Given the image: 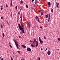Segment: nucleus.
Segmentation results:
<instances>
[{
  "label": "nucleus",
  "instance_id": "obj_41",
  "mask_svg": "<svg viewBox=\"0 0 60 60\" xmlns=\"http://www.w3.org/2000/svg\"><path fill=\"white\" fill-rule=\"evenodd\" d=\"M44 39H46V37L44 36Z\"/></svg>",
  "mask_w": 60,
  "mask_h": 60
},
{
  "label": "nucleus",
  "instance_id": "obj_3",
  "mask_svg": "<svg viewBox=\"0 0 60 60\" xmlns=\"http://www.w3.org/2000/svg\"><path fill=\"white\" fill-rule=\"evenodd\" d=\"M25 28H22V29H21L20 30V29H19L20 30L22 31H21L20 32L21 34H23V33H25L24 32V30H25Z\"/></svg>",
  "mask_w": 60,
  "mask_h": 60
},
{
  "label": "nucleus",
  "instance_id": "obj_61",
  "mask_svg": "<svg viewBox=\"0 0 60 60\" xmlns=\"http://www.w3.org/2000/svg\"><path fill=\"white\" fill-rule=\"evenodd\" d=\"M22 60H24V59H22Z\"/></svg>",
  "mask_w": 60,
  "mask_h": 60
},
{
  "label": "nucleus",
  "instance_id": "obj_39",
  "mask_svg": "<svg viewBox=\"0 0 60 60\" xmlns=\"http://www.w3.org/2000/svg\"><path fill=\"white\" fill-rule=\"evenodd\" d=\"M38 44H36V47H37L38 46Z\"/></svg>",
  "mask_w": 60,
  "mask_h": 60
},
{
  "label": "nucleus",
  "instance_id": "obj_51",
  "mask_svg": "<svg viewBox=\"0 0 60 60\" xmlns=\"http://www.w3.org/2000/svg\"><path fill=\"white\" fill-rule=\"evenodd\" d=\"M48 49V48H47L45 50H47Z\"/></svg>",
  "mask_w": 60,
  "mask_h": 60
},
{
  "label": "nucleus",
  "instance_id": "obj_23",
  "mask_svg": "<svg viewBox=\"0 0 60 60\" xmlns=\"http://www.w3.org/2000/svg\"><path fill=\"white\" fill-rule=\"evenodd\" d=\"M56 7L57 8H58V4H57L56 5Z\"/></svg>",
  "mask_w": 60,
  "mask_h": 60
},
{
  "label": "nucleus",
  "instance_id": "obj_48",
  "mask_svg": "<svg viewBox=\"0 0 60 60\" xmlns=\"http://www.w3.org/2000/svg\"><path fill=\"white\" fill-rule=\"evenodd\" d=\"M35 2H37V0H36Z\"/></svg>",
  "mask_w": 60,
  "mask_h": 60
},
{
  "label": "nucleus",
  "instance_id": "obj_10",
  "mask_svg": "<svg viewBox=\"0 0 60 60\" xmlns=\"http://www.w3.org/2000/svg\"><path fill=\"white\" fill-rule=\"evenodd\" d=\"M42 9L40 8V10H38V11H39V12H40L41 11H42Z\"/></svg>",
  "mask_w": 60,
  "mask_h": 60
},
{
  "label": "nucleus",
  "instance_id": "obj_47",
  "mask_svg": "<svg viewBox=\"0 0 60 60\" xmlns=\"http://www.w3.org/2000/svg\"><path fill=\"white\" fill-rule=\"evenodd\" d=\"M40 28H41H41H42V26H41Z\"/></svg>",
  "mask_w": 60,
  "mask_h": 60
},
{
  "label": "nucleus",
  "instance_id": "obj_19",
  "mask_svg": "<svg viewBox=\"0 0 60 60\" xmlns=\"http://www.w3.org/2000/svg\"><path fill=\"white\" fill-rule=\"evenodd\" d=\"M38 22H39V23H40V20H39V19H38Z\"/></svg>",
  "mask_w": 60,
  "mask_h": 60
},
{
  "label": "nucleus",
  "instance_id": "obj_18",
  "mask_svg": "<svg viewBox=\"0 0 60 60\" xmlns=\"http://www.w3.org/2000/svg\"><path fill=\"white\" fill-rule=\"evenodd\" d=\"M3 5H1V10H2L3 9Z\"/></svg>",
  "mask_w": 60,
  "mask_h": 60
},
{
  "label": "nucleus",
  "instance_id": "obj_15",
  "mask_svg": "<svg viewBox=\"0 0 60 60\" xmlns=\"http://www.w3.org/2000/svg\"><path fill=\"white\" fill-rule=\"evenodd\" d=\"M6 22H7L8 25H10V22L8 21H7Z\"/></svg>",
  "mask_w": 60,
  "mask_h": 60
},
{
  "label": "nucleus",
  "instance_id": "obj_6",
  "mask_svg": "<svg viewBox=\"0 0 60 60\" xmlns=\"http://www.w3.org/2000/svg\"><path fill=\"white\" fill-rule=\"evenodd\" d=\"M14 41L15 43V45H17L18 44V42L16 40H14Z\"/></svg>",
  "mask_w": 60,
  "mask_h": 60
},
{
  "label": "nucleus",
  "instance_id": "obj_7",
  "mask_svg": "<svg viewBox=\"0 0 60 60\" xmlns=\"http://www.w3.org/2000/svg\"><path fill=\"white\" fill-rule=\"evenodd\" d=\"M48 4L49 5V7H50V5H51V3L49 2H48Z\"/></svg>",
  "mask_w": 60,
  "mask_h": 60
},
{
  "label": "nucleus",
  "instance_id": "obj_63",
  "mask_svg": "<svg viewBox=\"0 0 60 60\" xmlns=\"http://www.w3.org/2000/svg\"><path fill=\"white\" fill-rule=\"evenodd\" d=\"M21 60H22V59H21Z\"/></svg>",
  "mask_w": 60,
  "mask_h": 60
},
{
  "label": "nucleus",
  "instance_id": "obj_60",
  "mask_svg": "<svg viewBox=\"0 0 60 60\" xmlns=\"http://www.w3.org/2000/svg\"><path fill=\"white\" fill-rule=\"evenodd\" d=\"M44 1H46V0H44Z\"/></svg>",
  "mask_w": 60,
  "mask_h": 60
},
{
  "label": "nucleus",
  "instance_id": "obj_44",
  "mask_svg": "<svg viewBox=\"0 0 60 60\" xmlns=\"http://www.w3.org/2000/svg\"><path fill=\"white\" fill-rule=\"evenodd\" d=\"M38 59L39 60H40V57H38Z\"/></svg>",
  "mask_w": 60,
  "mask_h": 60
},
{
  "label": "nucleus",
  "instance_id": "obj_27",
  "mask_svg": "<svg viewBox=\"0 0 60 60\" xmlns=\"http://www.w3.org/2000/svg\"><path fill=\"white\" fill-rule=\"evenodd\" d=\"M29 28H30V24H29L28 25Z\"/></svg>",
  "mask_w": 60,
  "mask_h": 60
},
{
  "label": "nucleus",
  "instance_id": "obj_30",
  "mask_svg": "<svg viewBox=\"0 0 60 60\" xmlns=\"http://www.w3.org/2000/svg\"><path fill=\"white\" fill-rule=\"evenodd\" d=\"M11 60H13V58H12V57H11Z\"/></svg>",
  "mask_w": 60,
  "mask_h": 60
},
{
  "label": "nucleus",
  "instance_id": "obj_13",
  "mask_svg": "<svg viewBox=\"0 0 60 60\" xmlns=\"http://www.w3.org/2000/svg\"><path fill=\"white\" fill-rule=\"evenodd\" d=\"M38 17L36 15V17H34V19H35L36 20H37V19H38Z\"/></svg>",
  "mask_w": 60,
  "mask_h": 60
},
{
  "label": "nucleus",
  "instance_id": "obj_37",
  "mask_svg": "<svg viewBox=\"0 0 60 60\" xmlns=\"http://www.w3.org/2000/svg\"><path fill=\"white\" fill-rule=\"evenodd\" d=\"M58 40L59 41H60V38H58Z\"/></svg>",
  "mask_w": 60,
  "mask_h": 60
},
{
  "label": "nucleus",
  "instance_id": "obj_2",
  "mask_svg": "<svg viewBox=\"0 0 60 60\" xmlns=\"http://www.w3.org/2000/svg\"><path fill=\"white\" fill-rule=\"evenodd\" d=\"M48 16L49 15H48V14H47L46 15H45L46 18H49L48 19V22H49V20H50V14H49V17Z\"/></svg>",
  "mask_w": 60,
  "mask_h": 60
},
{
  "label": "nucleus",
  "instance_id": "obj_49",
  "mask_svg": "<svg viewBox=\"0 0 60 60\" xmlns=\"http://www.w3.org/2000/svg\"><path fill=\"white\" fill-rule=\"evenodd\" d=\"M34 46H35V44H34V45H33Z\"/></svg>",
  "mask_w": 60,
  "mask_h": 60
},
{
  "label": "nucleus",
  "instance_id": "obj_53",
  "mask_svg": "<svg viewBox=\"0 0 60 60\" xmlns=\"http://www.w3.org/2000/svg\"><path fill=\"white\" fill-rule=\"evenodd\" d=\"M43 50V49L42 48H41V50Z\"/></svg>",
  "mask_w": 60,
  "mask_h": 60
},
{
  "label": "nucleus",
  "instance_id": "obj_57",
  "mask_svg": "<svg viewBox=\"0 0 60 60\" xmlns=\"http://www.w3.org/2000/svg\"><path fill=\"white\" fill-rule=\"evenodd\" d=\"M7 53H8V51H7Z\"/></svg>",
  "mask_w": 60,
  "mask_h": 60
},
{
  "label": "nucleus",
  "instance_id": "obj_4",
  "mask_svg": "<svg viewBox=\"0 0 60 60\" xmlns=\"http://www.w3.org/2000/svg\"><path fill=\"white\" fill-rule=\"evenodd\" d=\"M51 51H50L48 50L47 52L48 55V56L50 55V54H51Z\"/></svg>",
  "mask_w": 60,
  "mask_h": 60
},
{
  "label": "nucleus",
  "instance_id": "obj_21",
  "mask_svg": "<svg viewBox=\"0 0 60 60\" xmlns=\"http://www.w3.org/2000/svg\"><path fill=\"white\" fill-rule=\"evenodd\" d=\"M31 46L32 47H35V46L34 45V46H33V45L32 44L31 45Z\"/></svg>",
  "mask_w": 60,
  "mask_h": 60
},
{
  "label": "nucleus",
  "instance_id": "obj_31",
  "mask_svg": "<svg viewBox=\"0 0 60 60\" xmlns=\"http://www.w3.org/2000/svg\"><path fill=\"white\" fill-rule=\"evenodd\" d=\"M26 7L27 8H28V5H26Z\"/></svg>",
  "mask_w": 60,
  "mask_h": 60
},
{
  "label": "nucleus",
  "instance_id": "obj_22",
  "mask_svg": "<svg viewBox=\"0 0 60 60\" xmlns=\"http://www.w3.org/2000/svg\"><path fill=\"white\" fill-rule=\"evenodd\" d=\"M0 60H4L3 59V58H1V57H0Z\"/></svg>",
  "mask_w": 60,
  "mask_h": 60
},
{
  "label": "nucleus",
  "instance_id": "obj_55",
  "mask_svg": "<svg viewBox=\"0 0 60 60\" xmlns=\"http://www.w3.org/2000/svg\"><path fill=\"white\" fill-rule=\"evenodd\" d=\"M37 2H35V4H37Z\"/></svg>",
  "mask_w": 60,
  "mask_h": 60
},
{
  "label": "nucleus",
  "instance_id": "obj_11",
  "mask_svg": "<svg viewBox=\"0 0 60 60\" xmlns=\"http://www.w3.org/2000/svg\"><path fill=\"white\" fill-rule=\"evenodd\" d=\"M22 48H23L24 49H25L26 48V46L25 45H22Z\"/></svg>",
  "mask_w": 60,
  "mask_h": 60
},
{
  "label": "nucleus",
  "instance_id": "obj_40",
  "mask_svg": "<svg viewBox=\"0 0 60 60\" xmlns=\"http://www.w3.org/2000/svg\"><path fill=\"white\" fill-rule=\"evenodd\" d=\"M43 13L42 12H41V15H43Z\"/></svg>",
  "mask_w": 60,
  "mask_h": 60
},
{
  "label": "nucleus",
  "instance_id": "obj_58",
  "mask_svg": "<svg viewBox=\"0 0 60 60\" xmlns=\"http://www.w3.org/2000/svg\"><path fill=\"white\" fill-rule=\"evenodd\" d=\"M46 50H45V51H46Z\"/></svg>",
  "mask_w": 60,
  "mask_h": 60
},
{
  "label": "nucleus",
  "instance_id": "obj_26",
  "mask_svg": "<svg viewBox=\"0 0 60 60\" xmlns=\"http://www.w3.org/2000/svg\"><path fill=\"white\" fill-rule=\"evenodd\" d=\"M2 34L3 37H4V33H3Z\"/></svg>",
  "mask_w": 60,
  "mask_h": 60
},
{
  "label": "nucleus",
  "instance_id": "obj_52",
  "mask_svg": "<svg viewBox=\"0 0 60 60\" xmlns=\"http://www.w3.org/2000/svg\"><path fill=\"white\" fill-rule=\"evenodd\" d=\"M13 54H14V55H15V53H14V52H13Z\"/></svg>",
  "mask_w": 60,
  "mask_h": 60
},
{
  "label": "nucleus",
  "instance_id": "obj_54",
  "mask_svg": "<svg viewBox=\"0 0 60 60\" xmlns=\"http://www.w3.org/2000/svg\"><path fill=\"white\" fill-rule=\"evenodd\" d=\"M35 5V4H33V6H34Z\"/></svg>",
  "mask_w": 60,
  "mask_h": 60
},
{
  "label": "nucleus",
  "instance_id": "obj_43",
  "mask_svg": "<svg viewBox=\"0 0 60 60\" xmlns=\"http://www.w3.org/2000/svg\"><path fill=\"white\" fill-rule=\"evenodd\" d=\"M34 1V0H32V3H33Z\"/></svg>",
  "mask_w": 60,
  "mask_h": 60
},
{
  "label": "nucleus",
  "instance_id": "obj_36",
  "mask_svg": "<svg viewBox=\"0 0 60 60\" xmlns=\"http://www.w3.org/2000/svg\"><path fill=\"white\" fill-rule=\"evenodd\" d=\"M6 6L7 7H7H8V5H7V4H6Z\"/></svg>",
  "mask_w": 60,
  "mask_h": 60
},
{
  "label": "nucleus",
  "instance_id": "obj_62",
  "mask_svg": "<svg viewBox=\"0 0 60 60\" xmlns=\"http://www.w3.org/2000/svg\"><path fill=\"white\" fill-rule=\"evenodd\" d=\"M20 10H21V9H20Z\"/></svg>",
  "mask_w": 60,
  "mask_h": 60
},
{
  "label": "nucleus",
  "instance_id": "obj_46",
  "mask_svg": "<svg viewBox=\"0 0 60 60\" xmlns=\"http://www.w3.org/2000/svg\"><path fill=\"white\" fill-rule=\"evenodd\" d=\"M15 8H16V9H17V6H16Z\"/></svg>",
  "mask_w": 60,
  "mask_h": 60
},
{
  "label": "nucleus",
  "instance_id": "obj_56",
  "mask_svg": "<svg viewBox=\"0 0 60 60\" xmlns=\"http://www.w3.org/2000/svg\"><path fill=\"white\" fill-rule=\"evenodd\" d=\"M20 15H21V16H22V14H21Z\"/></svg>",
  "mask_w": 60,
  "mask_h": 60
},
{
  "label": "nucleus",
  "instance_id": "obj_1",
  "mask_svg": "<svg viewBox=\"0 0 60 60\" xmlns=\"http://www.w3.org/2000/svg\"><path fill=\"white\" fill-rule=\"evenodd\" d=\"M18 25L19 26V29L20 30L21 29L24 28V25H22V23H21V26L20 25L19 23L18 24Z\"/></svg>",
  "mask_w": 60,
  "mask_h": 60
},
{
  "label": "nucleus",
  "instance_id": "obj_42",
  "mask_svg": "<svg viewBox=\"0 0 60 60\" xmlns=\"http://www.w3.org/2000/svg\"><path fill=\"white\" fill-rule=\"evenodd\" d=\"M1 19H3V17H1Z\"/></svg>",
  "mask_w": 60,
  "mask_h": 60
},
{
  "label": "nucleus",
  "instance_id": "obj_8",
  "mask_svg": "<svg viewBox=\"0 0 60 60\" xmlns=\"http://www.w3.org/2000/svg\"><path fill=\"white\" fill-rule=\"evenodd\" d=\"M20 18H21L20 19V23H21L22 20V16H21V15H20Z\"/></svg>",
  "mask_w": 60,
  "mask_h": 60
},
{
  "label": "nucleus",
  "instance_id": "obj_20",
  "mask_svg": "<svg viewBox=\"0 0 60 60\" xmlns=\"http://www.w3.org/2000/svg\"><path fill=\"white\" fill-rule=\"evenodd\" d=\"M20 3H21V4H23V1H22V0H21V1Z\"/></svg>",
  "mask_w": 60,
  "mask_h": 60
},
{
  "label": "nucleus",
  "instance_id": "obj_35",
  "mask_svg": "<svg viewBox=\"0 0 60 60\" xmlns=\"http://www.w3.org/2000/svg\"><path fill=\"white\" fill-rule=\"evenodd\" d=\"M11 17H12V12H11Z\"/></svg>",
  "mask_w": 60,
  "mask_h": 60
},
{
  "label": "nucleus",
  "instance_id": "obj_12",
  "mask_svg": "<svg viewBox=\"0 0 60 60\" xmlns=\"http://www.w3.org/2000/svg\"><path fill=\"white\" fill-rule=\"evenodd\" d=\"M34 41H33L32 42L33 43H35V42H36V39H35L34 38Z\"/></svg>",
  "mask_w": 60,
  "mask_h": 60
},
{
  "label": "nucleus",
  "instance_id": "obj_32",
  "mask_svg": "<svg viewBox=\"0 0 60 60\" xmlns=\"http://www.w3.org/2000/svg\"><path fill=\"white\" fill-rule=\"evenodd\" d=\"M41 38H40V37H39V41H40V40H41Z\"/></svg>",
  "mask_w": 60,
  "mask_h": 60
},
{
  "label": "nucleus",
  "instance_id": "obj_9",
  "mask_svg": "<svg viewBox=\"0 0 60 60\" xmlns=\"http://www.w3.org/2000/svg\"><path fill=\"white\" fill-rule=\"evenodd\" d=\"M39 41L41 43V45L43 43V41H41V40H40Z\"/></svg>",
  "mask_w": 60,
  "mask_h": 60
},
{
  "label": "nucleus",
  "instance_id": "obj_29",
  "mask_svg": "<svg viewBox=\"0 0 60 60\" xmlns=\"http://www.w3.org/2000/svg\"><path fill=\"white\" fill-rule=\"evenodd\" d=\"M36 43L37 44H38V42L37 41H36Z\"/></svg>",
  "mask_w": 60,
  "mask_h": 60
},
{
  "label": "nucleus",
  "instance_id": "obj_33",
  "mask_svg": "<svg viewBox=\"0 0 60 60\" xmlns=\"http://www.w3.org/2000/svg\"><path fill=\"white\" fill-rule=\"evenodd\" d=\"M19 38H20V39H21V37L20 36H19Z\"/></svg>",
  "mask_w": 60,
  "mask_h": 60
},
{
  "label": "nucleus",
  "instance_id": "obj_5",
  "mask_svg": "<svg viewBox=\"0 0 60 60\" xmlns=\"http://www.w3.org/2000/svg\"><path fill=\"white\" fill-rule=\"evenodd\" d=\"M27 50L28 51H31V49L30 48H27Z\"/></svg>",
  "mask_w": 60,
  "mask_h": 60
},
{
  "label": "nucleus",
  "instance_id": "obj_38",
  "mask_svg": "<svg viewBox=\"0 0 60 60\" xmlns=\"http://www.w3.org/2000/svg\"><path fill=\"white\" fill-rule=\"evenodd\" d=\"M1 28H3V25H1Z\"/></svg>",
  "mask_w": 60,
  "mask_h": 60
},
{
  "label": "nucleus",
  "instance_id": "obj_64",
  "mask_svg": "<svg viewBox=\"0 0 60 60\" xmlns=\"http://www.w3.org/2000/svg\"><path fill=\"white\" fill-rule=\"evenodd\" d=\"M13 56V57H14V56Z\"/></svg>",
  "mask_w": 60,
  "mask_h": 60
},
{
  "label": "nucleus",
  "instance_id": "obj_25",
  "mask_svg": "<svg viewBox=\"0 0 60 60\" xmlns=\"http://www.w3.org/2000/svg\"><path fill=\"white\" fill-rule=\"evenodd\" d=\"M17 52L19 54H20V51H17Z\"/></svg>",
  "mask_w": 60,
  "mask_h": 60
},
{
  "label": "nucleus",
  "instance_id": "obj_28",
  "mask_svg": "<svg viewBox=\"0 0 60 60\" xmlns=\"http://www.w3.org/2000/svg\"><path fill=\"white\" fill-rule=\"evenodd\" d=\"M26 22L27 23V25H28L29 24V23L28 22V21H26Z\"/></svg>",
  "mask_w": 60,
  "mask_h": 60
},
{
  "label": "nucleus",
  "instance_id": "obj_14",
  "mask_svg": "<svg viewBox=\"0 0 60 60\" xmlns=\"http://www.w3.org/2000/svg\"><path fill=\"white\" fill-rule=\"evenodd\" d=\"M16 47H17V49H19V46H18V44H17V45H16Z\"/></svg>",
  "mask_w": 60,
  "mask_h": 60
},
{
  "label": "nucleus",
  "instance_id": "obj_34",
  "mask_svg": "<svg viewBox=\"0 0 60 60\" xmlns=\"http://www.w3.org/2000/svg\"><path fill=\"white\" fill-rule=\"evenodd\" d=\"M56 4H58V5H59V3H57V2H56Z\"/></svg>",
  "mask_w": 60,
  "mask_h": 60
},
{
  "label": "nucleus",
  "instance_id": "obj_50",
  "mask_svg": "<svg viewBox=\"0 0 60 60\" xmlns=\"http://www.w3.org/2000/svg\"><path fill=\"white\" fill-rule=\"evenodd\" d=\"M18 14H20V13H19V12H18Z\"/></svg>",
  "mask_w": 60,
  "mask_h": 60
},
{
  "label": "nucleus",
  "instance_id": "obj_16",
  "mask_svg": "<svg viewBox=\"0 0 60 60\" xmlns=\"http://www.w3.org/2000/svg\"><path fill=\"white\" fill-rule=\"evenodd\" d=\"M11 5V6H12V1H11V3L10 4Z\"/></svg>",
  "mask_w": 60,
  "mask_h": 60
},
{
  "label": "nucleus",
  "instance_id": "obj_45",
  "mask_svg": "<svg viewBox=\"0 0 60 60\" xmlns=\"http://www.w3.org/2000/svg\"><path fill=\"white\" fill-rule=\"evenodd\" d=\"M33 41H32V40H30V42H32Z\"/></svg>",
  "mask_w": 60,
  "mask_h": 60
},
{
  "label": "nucleus",
  "instance_id": "obj_17",
  "mask_svg": "<svg viewBox=\"0 0 60 60\" xmlns=\"http://www.w3.org/2000/svg\"><path fill=\"white\" fill-rule=\"evenodd\" d=\"M9 44H10L9 46H10V47L12 49V46L11 45V44H10V43H9Z\"/></svg>",
  "mask_w": 60,
  "mask_h": 60
},
{
  "label": "nucleus",
  "instance_id": "obj_24",
  "mask_svg": "<svg viewBox=\"0 0 60 60\" xmlns=\"http://www.w3.org/2000/svg\"><path fill=\"white\" fill-rule=\"evenodd\" d=\"M51 12H53V9H52L51 10Z\"/></svg>",
  "mask_w": 60,
  "mask_h": 60
},
{
  "label": "nucleus",
  "instance_id": "obj_59",
  "mask_svg": "<svg viewBox=\"0 0 60 60\" xmlns=\"http://www.w3.org/2000/svg\"><path fill=\"white\" fill-rule=\"evenodd\" d=\"M11 1H12V0H11Z\"/></svg>",
  "mask_w": 60,
  "mask_h": 60
}]
</instances>
